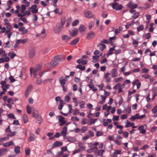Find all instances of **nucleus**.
<instances>
[{
	"instance_id": "obj_15",
	"label": "nucleus",
	"mask_w": 157,
	"mask_h": 157,
	"mask_svg": "<svg viewBox=\"0 0 157 157\" xmlns=\"http://www.w3.org/2000/svg\"><path fill=\"white\" fill-rule=\"evenodd\" d=\"M86 28L84 25H80L79 27V31L81 33L86 31Z\"/></svg>"
},
{
	"instance_id": "obj_14",
	"label": "nucleus",
	"mask_w": 157,
	"mask_h": 157,
	"mask_svg": "<svg viewBox=\"0 0 157 157\" xmlns=\"http://www.w3.org/2000/svg\"><path fill=\"white\" fill-rule=\"evenodd\" d=\"M33 117L36 118H38V111L34 108V109L32 111Z\"/></svg>"
},
{
	"instance_id": "obj_29",
	"label": "nucleus",
	"mask_w": 157,
	"mask_h": 157,
	"mask_svg": "<svg viewBox=\"0 0 157 157\" xmlns=\"http://www.w3.org/2000/svg\"><path fill=\"white\" fill-rule=\"evenodd\" d=\"M8 55L12 59H13L16 56V54L13 52H9Z\"/></svg>"
},
{
	"instance_id": "obj_56",
	"label": "nucleus",
	"mask_w": 157,
	"mask_h": 157,
	"mask_svg": "<svg viewBox=\"0 0 157 157\" xmlns=\"http://www.w3.org/2000/svg\"><path fill=\"white\" fill-rule=\"evenodd\" d=\"M33 20L34 21H36L38 19V17L35 14H33L32 16Z\"/></svg>"
},
{
	"instance_id": "obj_36",
	"label": "nucleus",
	"mask_w": 157,
	"mask_h": 157,
	"mask_svg": "<svg viewBox=\"0 0 157 157\" xmlns=\"http://www.w3.org/2000/svg\"><path fill=\"white\" fill-rule=\"evenodd\" d=\"M26 6L24 5H21V8L20 12L21 13H24L26 9Z\"/></svg>"
},
{
	"instance_id": "obj_46",
	"label": "nucleus",
	"mask_w": 157,
	"mask_h": 157,
	"mask_svg": "<svg viewBox=\"0 0 157 157\" xmlns=\"http://www.w3.org/2000/svg\"><path fill=\"white\" fill-rule=\"evenodd\" d=\"M36 83L37 84H40L41 83V78H38L36 79Z\"/></svg>"
},
{
	"instance_id": "obj_43",
	"label": "nucleus",
	"mask_w": 157,
	"mask_h": 157,
	"mask_svg": "<svg viewBox=\"0 0 157 157\" xmlns=\"http://www.w3.org/2000/svg\"><path fill=\"white\" fill-rule=\"evenodd\" d=\"M57 117L58 118L59 122H61L65 119V118L62 116H58Z\"/></svg>"
},
{
	"instance_id": "obj_16",
	"label": "nucleus",
	"mask_w": 157,
	"mask_h": 157,
	"mask_svg": "<svg viewBox=\"0 0 157 157\" xmlns=\"http://www.w3.org/2000/svg\"><path fill=\"white\" fill-rule=\"evenodd\" d=\"M97 46L99 47V49L101 51H103L106 48V45L105 44L100 43L98 44Z\"/></svg>"
},
{
	"instance_id": "obj_37",
	"label": "nucleus",
	"mask_w": 157,
	"mask_h": 157,
	"mask_svg": "<svg viewBox=\"0 0 157 157\" xmlns=\"http://www.w3.org/2000/svg\"><path fill=\"white\" fill-rule=\"evenodd\" d=\"M85 102L84 101H82L79 103V107L81 109L83 108L84 107Z\"/></svg>"
},
{
	"instance_id": "obj_54",
	"label": "nucleus",
	"mask_w": 157,
	"mask_h": 157,
	"mask_svg": "<svg viewBox=\"0 0 157 157\" xmlns=\"http://www.w3.org/2000/svg\"><path fill=\"white\" fill-rule=\"evenodd\" d=\"M152 111L153 113L155 114L157 112V106H155L152 109Z\"/></svg>"
},
{
	"instance_id": "obj_32",
	"label": "nucleus",
	"mask_w": 157,
	"mask_h": 157,
	"mask_svg": "<svg viewBox=\"0 0 157 157\" xmlns=\"http://www.w3.org/2000/svg\"><path fill=\"white\" fill-rule=\"evenodd\" d=\"M76 68L82 71H84L85 69V67L84 66H82L81 65H78L77 66Z\"/></svg>"
},
{
	"instance_id": "obj_1",
	"label": "nucleus",
	"mask_w": 157,
	"mask_h": 157,
	"mask_svg": "<svg viewBox=\"0 0 157 157\" xmlns=\"http://www.w3.org/2000/svg\"><path fill=\"white\" fill-rule=\"evenodd\" d=\"M63 58L59 56H56L52 59V62L48 63L46 65L50 68H52L57 66L59 62L63 61Z\"/></svg>"
},
{
	"instance_id": "obj_47",
	"label": "nucleus",
	"mask_w": 157,
	"mask_h": 157,
	"mask_svg": "<svg viewBox=\"0 0 157 157\" xmlns=\"http://www.w3.org/2000/svg\"><path fill=\"white\" fill-rule=\"evenodd\" d=\"M9 138L8 137H4L2 138H0V142H2L6 140H9Z\"/></svg>"
},
{
	"instance_id": "obj_60",
	"label": "nucleus",
	"mask_w": 157,
	"mask_h": 157,
	"mask_svg": "<svg viewBox=\"0 0 157 157\" xmlns=\"http://www.w3.org/2000/svg\"><path fill=\"white\" fill-rule=\"evenodd\" d=\"M65 22V18L64 17H63L61 18V22L62 24V26H63V25L64 24Z\"/></svg>"
},
{
	"instance_id": "obj_10",
	"label": "nucleus",
	"mask_w": 157,
	"mask_h": 157,
	"mask_svg": "<svg viewBox=\"0 0 157 157\" xmlns=\"http://www.w3.org/2000/svg\"><path fill=\"white\" fill-rule=\"evenodd\" d=\"M95 33L93 31H90L88 33L87 35V38L88 39L93 38L95 36Z\"/></svg>"
},
{
	"instance_id": "obj_57",
	"label": "nucleus",
	"mask_w": 157,
	"mask_h": 157,
	"mask_svg": "<svg viewBox=\"0 0 157 157\" xmlns=\"http://www.w3.org/2000/svg\"><path fill=\"white\" fill-rule=\"evenodd\" d=\"M9 79L10 80V82H14L16 80L15 78H14L12 76H10L9 77Z\"/></svg>"
},
{
	"instance_id": "obj_55",
	"label": "nucleus",
	"mask_w": 157,
	"mask_h": 157,
	"mask_svg": "<svg viewBox=\"0 0 157 157\" xmlns=\"http://www.w3.org/2000/svg\"><path fill=\"white\" fill-rule=\"evenodd\" d=\"M5 25H6L7 28L9 30L10 29L12 28L11 26L9 23H6L5 24Z\"/></svg>"
},
{
	"instance_id": "obj_2",
	"label": "nucleus",
	"mask_w": 157,
	"mask_h": 157,
	"mask_svg": "<svg viewBox=\"0 0 157 157\" xmlns=\"http://www.w3.org/2000/svg\"><path fill=\"white\" fill-rule=\"evenodd\" d=\"M42 68V66L40 64L36 65L34 69L33 67H31L30 69V72L31 75L33 74V77L35 78L37 75L38 71Z\"/></svg>"
},
{
	"instance_id": "obj_23",
	"label": "nucleus",
	"mask_w": 157,
	"mask_h": 157,
	"mask_svg": "<svg viewBox=\"0 0 157 157\" xmlns=\"http://www.w3.org/2000/svg\"><path fill=\"white\" fill-rule=\"evenodd\" d=\"M87 86L94 91H96L98 90V89L94 87V85L93 84H88Z\"/></svg>"
},
{
	"instance_id": "obj_31",
	"label": "nucleus",
	"mask_w": 157,
	"mask_h": 157,
	"mask_svg": "<svg viewBox=\"0 0 157 157\" xmlns=\"http://www.w3.org/2000/svg\"><path fill=\"white\" fill-rule=\"evenodd\" d=\"M67 140L70 142H73L75 141V139L74 137H69L65 138Z\"/></svg>"
},
{
	"instance_id": "obj_51",
	"label": "nucleus",
	"mask_w": 157,
	"mask_h": 157,
	"mask_svg": "<svg viewBox=\"0 0 157 157\" xmlns=\"http://www.w3.org/2000/svg\"><path fill=\"white\" fill-rule=\"evenodd\" d=\"M108 15V13L106 11H103L102 15L104 18H106L107 17Z\"/></svg>"
},
{
	"instance_id": "obj_30",
	"label": "nucleus",
	"mask_w": 157,
	"mask_h": 157,
	"mask_svg": "<svg viewBox=\"0 0 157 157\" xmlns=\"http://www.w3.org/2000/svg\"><path fill=\"white\" fill-rule=\"evenodd\" d=\"M139 113L136 114L134 116H132L130 118V119L132 120H134L135 119H138Z\"/></svg>"
},
{
	"instance_id": "obj_33",
	"label": "nucleus",
	"mask_w": 157,
	"mask_h": 157,
	"mask_svg": "<svg viewBox=\"0 0 157 157\" xmlns=\"http://www.w3.org/2000/svg\"><path fill=\"white\" fill-rule=\"evenodd\" d=\"M105 151L104 150H99L96 152L98 155L100 156H102L103 155V153L105 152Z\"/></svg>"
},
{
	"instance_id": "obj_4",
	"label": "nucleus",
	"mask_w": 157,
	"mask_h": 157,
	"mask_svg": "<svg viewBox=\"0 0 157 157\" xmlns=\"http://www.w3.org/2000/svg\"><path fill=\"white\" fill-rule=\"evenodd\" d=\"M35 49L34 48H30L28 50V56L29 58H32L34 57L35 55Z\"/></svg>"
},
{
	"instance_id": "obj_26",
	"label": "nucleus",
	"mask_w": 157,
	"mask_h": 157,
	"mask_svg": "<svg viewBox=\"0 0 157 157\" xmlns=\"http://www.w3.org/2000/svg\"><path fill=\"white\" fill-rule=\"evenodd\" d=\"M59 80L61 85L62 86H64V85L66 83V81L65 79H63L62 77H61L59 78Z\"/></svg>"
},
{
	"instance_id": "obj_22",
	"label": "nucleus",
	"mask_w": 157,
	"mask_h": 157,
	"mask_svg": "<svg viewBox=\"0 0 157 157\" xmlns=\"http://www.w3.org/2000/svg\"><path fill=\"white\" fill-rule=\"evenodd\" d=\"M79 39L78 38H77L75 39L70 43V44L72 45H74L76 44L78 42Z\"/></svg>"
},
{
	"instance_id": "obj_21",
	"label": "nucleus",
	"mask_w": 157,
	"mask_h": 157,
	"mask_svg": "<svg viewBox=\"0 0 157 157\" xmlns=\"http://www.w3.org/2000/svg\"><path fill=\"white\" fill-rule=\"evenodd\" d=\"M14 144L13 141H10L4 144L3 145L4 147H8Z\"/></svg>"
},
{
	"instance_id": "obj_62",
	"label": "nucleus",
	"mask_w": 157,
	"mask_h": 157,
	"mask_svg": "<svg viewBox=\"0 0 157 157\" xmlns=\"http://www.w3.org/2000/svg\"><path fill=\"white\" fill-rule=\"evenodd\" d=\"M70 97L67 95H66L65 97V100L67 102H69L70 101Z\"/></svg>"
},
{
	"instance_id": "obj_27",
	"label": "nucleus",
	"mask_w": 157,
	"mask_h": 157,
	"mask_svg": "<svg viewBox=\"0 0 157 157\" xmlns=\"http://www.w3.org/2000/svg\"><path fill=\"white\" fill-rule=\"evenodd\" d=\"M35 139V136L33 133H30V137L29 139V141H32L34 140Z\"/></svg>"
},
{
	"instance_id": "obj_9",
	"label": "nucleus",
	"mask_w": 157,
	"mask_h": 157,
	"mask_svg": "<svg viewBox=\"0 0 157 157\" xmlns=\"http://www.w3.org/2000/svg\"><path fill=\"white\" fill-rule=\"evenodd\" d=\"M67 127L64 126L61 132V135L64 137L65 136L67 135Z\"/></svg>"
},
{
	"instance_id": "obj_35",
	"label": "nucleus",
	"mask_w": 157,
	"mask_h": 157,
	"mask_svg": "<svg viewBox=\"0 0 157 157\" xmlns=\"http://www.w3.org/2000/svg\"><path fill=\"white\" fill-rule=\"evenodd\" d=\"M23 118L24 123H26L28 121V119L27 115L26 114H24V115Z\"/></svg>"
},
{
	"instance_id": "obj_42",
	"label": "nucleus",
	"mask_w": 157,
	"mask_h": 157,
	"mask_svg": "<svg viewBox=\"0 0 157 157\" xmlns=\"http://www.w3.org/2000/svg\"><path fill=\"white\" fill-rule=\"evenodd\" d=\"M144 26L143 25H141L137 27V31L138 32H139L140 31L144 29Z\"/></svg>"
},
{
	"instance_id": "obj_6",
	"label": "nucleus",
	"mask_w": 157,
	"mask_h": 157,
	"mask_svg": "<svg viewBox=\"0 0 157 157\" xmlns=\"http://www.w3.org/2000/svg\"><path fill=\"white\" fill-rule=\"evenodd\" d=\"M29 10H31V12L33 13H36L38 12V9L36 5L32 6L31 7L29 8Z\"/></svg>"
},
{
	"instance_id": "obj_44",
	"label": "nucleus",
	"mask_w": 157,
	"mask_h": 157,
	"mask_svg": "<svg viewBox=\"0 0 157 157\" xmlns=\"http://www.w3.org/2000/svg\"><path fill=\"white\" fill-rule=\"evenodd\" d=\"M119 116H113V121H118L119 120Z\"/></svg>"
},
{
	"instance_id": "obj_24",
	"label": "nucleus",
	"mask_w": 157,
	"mask_h": 157,
	"mask_svg": "<svg viewBox=\"0 0 157 157\" xmlns=\"http://www.w3.org/2000/svg\"><path fill=\"white\" fill-rule=\"evenodd\" d=\"M121 152L120 150H115L114 151L113 154V156L116 157L117 156V154H121Z\"/></svg>"
},
{
	"instance_id": "obj_64",
	"label": "nucleus",
	"mask_w": 157,
	"mask_h": 157,
	"mask_svg": "<svg viewBox=\"0 0 157 157\" xmlns=\"http://www.w3.org/2000/svg\"><path fill=\"white\" fill-rule=\"evenodd\" d=\"M121 84L119 83L113 87V89L115 90H117L118 87L121 86Z\"/></svg>"
},
{
	"instance_id": "obj_19",
	"label": "nucleus",
	"mask_w": 157,
	"mask_h": 157,
	"mask_svg": "<svg viewBox=\"0 0 157 157\" xmlns=\"http://www.w3.org/2000/svg\"><path fill=\"white\" fill-rule=\"evenodd\" d=\"M63 145V143L59 141H56L53 144V147H57L61 146Z\"/></svg>"
},
{
	"instance_id": "obj_28",
	"label": "nucleus",
	"mask_w": 157,
	"mask_h": 157,
	"mask_svg": "<svg viewBox=\"0 0 157 157\" xmlns=\"http://www.w3.org/2000/svg\"><path fill=\"white\" fill-rule=\"evenodd\" d=\"M7 151V149L6 148H3L0 150V156L3 155Z\"/></svg>"
},
{
	"instance_id": "obj_20",
	"label": "nucleus",
	"mask_w": 157,
	"mask_h": 157,
	"mask_svg": "<svg viewBox=\"0 0 157 157\" xmlns=\"http://www.w3.org/2000/svg\"><path fill=\"white\" fill-rule=\"evenodd\" d=\"M62 38L63 40L67 42L70 39L71 37L70 36H68L66 35H63L62 36Z\"/></svg>"
},
{
	"instance_id": "obj_17",
	"label": "nucleus",
	"mask_w": 157,
	"mask_h": 157,
	"mask_svg": "<svg viewBox=\"0 0 157 157\" xmlns=\"http://www.w3.org/2000/svg\"><path fill=\"white\" fill-rule=\"evenodd\" d=\"M78 30L76 28H74L72 31V32L70 33L71 35L72 36H75L78 33Z\"/></svg>"
},
{
	"instance_id": "obj_58",
	"label": "nucleus",
	"mask_w": 157,
	"mask_h": 157,
	"mask_svg": "<svg viewBox=\"0 0 157 157\" xmlns=\"http://www.w3.org/2000/svg\"><path fill=\"white\" fill-rule=\"evenodd\" d=\"M102 134V131H98L96 132V135L97 136H99Z\"/></svg>"
},
{
	"instance_id": "obj_52",
	"label": "nucleus",
	"mask_w": 157,
	"mask_h": 157,
	"mask_svg": "<svg viewBox=\"0 0 157 157\" xmlns=\"http://www.w3.org/2000/svg\"><path fill=\"white\" fill-rule=\"evenodd\" d=\"M47 154L49 155V156H50L51 157L53 156V154L52 152L50 150H48L47 151Z\"/></svg>"
},
{
	"instance_id": "obj_3",
	"label": "nucleus",
	"mask_w": 157,
	"mask_h": 157,
	"mask_svg": "<svg viewBox=\"0 0 157 157\" xmlns=\"http://www.w3.org/2000/svg\"><path fill=\"white\" fill-rule=\"evenodd\" d=\"M110 5L113 9H115L116 10H121L123 7L122 5H119L118 3L116 2L111 3Z\"/></svg>"
},
{
	"instance_id": "obj_8",
	"label": "nucleus",
	"mask_w": 157,
	"mask_h": 157,
	"mask_svg": "<svg viewBox=\"0 0 157 157\" xmlns=\"http://www.w3.org/2000/svg\"><path fill=\"white\" fill-rule=\"evenodd\" d=\"M32 88V86L31 85H29L27 87L25 91V95L26 97H28L30 93Z\"/></svg>"
},
{
	"instance_id": "obj_45",
	"label": "nucleus",
	"mask_w": 157,
	"mask_h": 157,
	"mask_svg": "<svg viewBox=\"0 0 157 157\" xmlns=\"http://www.w3.org/2000/svg\"><path fill=\"white\" fill-rule=\"evenodd\" d=\"M79 21L78 20H75L72 23V25L73 26H75L79 23Z\"/></svg>"
},
{
	"instance_id": "obj_13",
	"label": "nucleus",
	"mask_w": 157,
	"mask_h": 157,
	"mask_svg": "<svg viewBox=\"0 0 157 157\" xmlns=\"http://www.w3.org/2000/svg\"><path fill=\"white\" fill-rule=\"evenodd\" d=\"M19 30V31L21 32L22 34H25L28 32V29H26L25 27L20 28Z\"/></svg>"
},
{
	"instance_id": "obj_39",
	"label": "nucleus",
	"mask_w": 157,
	"mask_h": 157,
	"mask_svg": "<svg viewBox=\"0 0 157 157\" xmlns=\"http://www.w3.org/2000/svg\"><path fill=\"white\" fill-rule=\"evenodd\" d=\"M87 127L86 126H83L80 129V131L82 133H84L87 130Z\"/></svg>"
},
{
	"instance_id": "obj_63",
	"label": "nucleus",
	"mask_w": 157,
	"mask_h": 157,
	"mask_svg": "<svg viewBox=\"0 0 157 157\" xmlns=\"http://www.w3.org/2000/svg\"><path fill=\"white\" fill-rule=\"evenodd\" d=\"M25 154L27 155H29L30 153V150L29 149L26 148L25 149Z\"/></svg>"
},
{
	"instance_id": "obj_18",
	"label": "nucleus",
	"mask_w": 157,
	"mask_h": 157,
	"mask_svg": "<svg viewBox=\"0 0 157 157\" xmlns=\"http://www.w3.org/2000/svg\"><path fill=\"white\" fill-rule=\"evenodd\" d=\"M34 109V107H32L29 105H28L27 106L26 110L28 114H31L33 110Z\"/></svg>"
},
{
	"instance_id": "obj_50",
	"label": "nucleus",
	"mask_w": 157,
	"mask_h": 157,
	"mask_svg": "<svg viewBox=\"0 0 157 157\" xmlns=\"http://www.w3.org/2000/svg\"><path fill=\"white\" fill-rule=\"evenodd\" d=\"M7 116L8 117L10 118H11L13 119H16V118L14 116L13 114L11 113L10 114H8L7 115Z\"/></svg>"
},
{
	"instance_id": "obj_34",
	"label": "nucleus",
	"mask_w": 157,
	"mask_h": 157,
	"mask_svg": "<svg viewBox=\"0 0 157 157\" xmlns=\"http://www.w3.org/2000/svg\"><path fill=\"white\" fill-rule=\"evenodd\" d=\"M20 148L19 146H17L14 148V151L15 152L17 153H19L20 152Z\"/></svg>"
},
{
	"instance_id": "obj_61",
	"label": "nucleus",
	"mask_w": 157,
	"mask_h": 157,
	"mask_svg": "<svg viewBox=\"0 0 157 157\" xmlns=\"http://www.w3.org/2000/svg\"><path fill=\"white\" fill-rule=\"evenodd\" d=\"M71 120L72 121H75L76 120V121H79V119L77 117H71Z\"/></svg>"
},
{
	"instance_id": "obj_38",
	"label": "nucleus",
	"mask_w": 157,
	"mask_h": 157,
	"mask_svg": "<svg viewBox=\"0 0 157 157\" xmlns=\"http://www.w3.org/2000/svg\"><path fill=\"white\" fill-rule=\"evenodd\" d=\"M140 14L139 12H137L135 13L133 16V18L135 19L138 17L140 16Z\"/></svg>"
},
{
	"instance_id": "obj_49",
	"label": "nucleus",
	"mask_w": 157,
	"mask_h": 157,
	"mask_svg": "<svg viewBox=\"0 0 157 157\" xmlns=\"http://www.w3.org/2000/svg\"><path fill=\"white\" fill-rule=\"evenodd\" d=\"M131 107L130 106H128L127 109L125 110V112L128 113H129L131 111Z\"/></svg>"
},
{
	"instance_id": "obj_5",
	"label": "nucleus",
	"mask_w": 157,
	"mask_h": 157,
	"mask_svg": "<svg viewBox=\"0 0 157 157\" xmlns=\"http://www.w3.org/2000/svg\"><path fill=\"white\" fill-rule=\"evenodd\" d=\"M84 13L85 17L88 18L90 19L94 17L92 13L89 10H85Z\"/></svg>"
},
{
	"instance_id": "obj_12",
	"label": "nucleus",
	"mask_w": 157,
	"mask_h": 157,
	"mask_svg": "<svg viewBox=\"0 0 157 157\" xmlns=\"http://www.w3.org/2000/svg\"><path fill=\"white\" fill-rule=\"evenodd\" d=\"M111 76L113 77H115L117 76L118 75V73L117 69H113L112 70Z\"/></svg>"
},
{
	"instance_id": "obj_48",
	"label": "nucleus",
	"mask_w": 157,
	"mask_h": 157,
	"mask_svg": "<svg viewBox=\"0 0 157 157\" xmlns=\"http://www.w3.org/2000/svg\"><path fill=\"white\" fill-rule=\"evenodd\" d=\"M123 80V78L122 77H120L118 78H116L114 79L115 82H117L122 81Z\"/></svg>"
},
{
	"instance_id": "obj_59",
	"label": "nucleus",
	"mask_w": 157,
	"mask_h": 157,
	"mask_svg": "<svg viewBox=\"0 0 157 157\" xmlns=\"http://www.w3.org/2000/svg\"><path fill=\"white\" fill-rule=\"evenodd\" d=\"M139 82V80L138 79H136L134 81L132 82L133 87H134L136 84Z\"/></svg>"
},
{
	"instance_id": "obj_7",
	"label": "nucleus",
	"mask_w": 157,
	"mask_h": 157,
	"mask_svg": "<svg viewBox=\"0 0 157 157\" xmlns=\"http://www.w3.org/2000/svg\"><path fill=\"white\" fill-rule=\"evenodd\" d=\"M63 26L59 24H57L56 25V28H55V33H59L62 29Z\"/></svg>"
},
{
	"instance_id": "obj_41",
	"label": "nucleus",
	"mask_w": 157,
	"mask_h": 157,
	"mask_svg": "<svg viewBox=\"0 0 157 157\" xmlns=\"http://www.w3.org/2000/svg\"><path fill=\"white\" fill-rule=\"evenodd\" d=\"M110 75V73L109 72H107L104 74V78L105 79L108 78H109V77Z\"/></svg>"
},
{
	"instance_id": "obj_25",
	"label": "nucleus",
	"mask_w": 157,
	"mask_h": 157,
	"mask_svg": "<svg viewBox=\"0 0 157 157\" xmlns=\"http://www.w3.org/2000/svg\"><path fill=\"white\" fill-rule=\"evenodd\" d=\"M101 101L99 102L98 103L99 104H102L104 103L106 99V97L105 96L101 95Z\"/></svg>"
},
{
	"instance_id": "obj_40",
	"label": "nucleus",
	"mask_w": 157,
	"mask_h": 157,
	"mask_svg": "<svg viewBox=\"0 0 157 157\" xmlns=\"http://www.w3.org/2000/svg\"><path fill=\"white\" fill-rule=\"evenodd\" d=\"M10 85L9 84H6L3 87H2V90H3L6 91L7 89H8Z\"/></svg>"
},
{
	"instance_id": "obj_53",
	"label": "nucleus",
	"mask_w": 157,
	"mask_h": 157,
	"mask_svg": "<svg viewBox=\"0 0 157 157\" xmlns=\"http://www.w3.org/2000/svg\"><path fill=\"white\" fill-rule=\"evenodd\" d=\"M142 77L145 79H147L150 77V76L148 74H146L142 75Z\"/></svg>"
},
{
	"instance_id": "obj_11",
	"label": "nucleus",
	"mask_w": 157,
	"mask_h": 157,
	"mask_svg": "<svg viewBox=\"0 0 157 157\" xmlns=\"http://www.w3.org/2000/svg\"><path fill=\"white\" fill-rule=\"evenodd\" d=\"M77 62L79 63H81L83 65H85L86 64L88 61L87 60H84L82 59H80L77 60Z\"/></svg>"
}]
</instances>
